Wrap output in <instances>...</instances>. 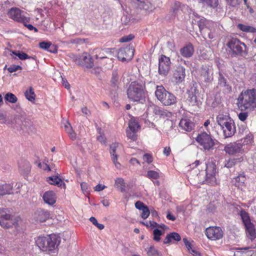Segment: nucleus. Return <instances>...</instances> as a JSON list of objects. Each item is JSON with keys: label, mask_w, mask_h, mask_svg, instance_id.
<instances>
[{"label": "nucleus", "mask_w": 256, "mask_h": 256, "mask_svg": "<svg viewBox=\"0 0 256 256\" xmlns=\"http://www.w3.org/2000/svg\"><path fill=\"white\" fill-rule=\"evenodd\" d=\"M146 92V82L140 79L131 82L126 91L128 98L134 102L144 100Z\"/></svg>", "instance_id": "f257e3e1"}, {"label": "nucleus", "mask_w": 256, "mask_h": 256, "mask_svg": "<svg viewBox=\"0 0 256 256\" xmlns=\"http://www.w3.org/2000/svg\"><path fill=\"white\" fill-rule=\"evenodd\" d=\"M238 106L242 111L254 110L256 108V89L242 90L238 96Z\"/></svg>", "instance_id": "f03ea898"}, {"label": "nucleus", "mask_w": 256, "mask_h": 256, "mask_svg": "<svg viewBox=\"0 0 256 256\" xmlns=\"http://www.w3.org/2000/svg\"><path fill=\"white\" fill-rule=\"evenodd\" d=\"M216 172L215 163L212 161H208L206 164L205 171H202V173H198L197 176L200 182H205L211 186H216L218 184L216 178Z\"/></svg>", "instance_id": "7ed1b4c3"}, {"label": "nucleus", "mask_w": 256, "mask_h": 256, "mask_svg": "<svg viewBox=\"0 0 256 256\" xmlns=\"http://www.w3.org/2000/svg\"><path fill=\"white\" fill-rule=\"evenodd\" d=\"M228 52L232 56H246L248 54V48L240 40L236 38L230 39L226 44Z\"/></svg>", "instance_id": "20e7f679"}, {"label": "nucleus", "mask_w": 256, "mask_h": 256, "mask_svg": "<svg viewBox=\"0 0 256 256\" xmlns=\"http://www.w3.org/2000/svg\"><path fill=\"white\" fill-rule=\"evenodd\" d=\"M216 119L226 138L231 137L234 135L236 132V126L234 121L228 115L220 114Z\"/></svg>", "instance_id": "39448f33"}, {"label": "nucleus", "mask_w": 256, "mask_h": 256, "mask_svg": "<svg viewBox=\"0 0 256 256\" xmlns=\"http://www.w3.org/2000/svg\"><path fill=\"white\" fill-rule=\"evenodd\" d=\"M36 246L44 252H50L54 250L59 244L58 238L55 234L46 236H40L36 240Z\"/></svg>", "instance_id": "423d86ee"}, {"label": "nucleus", "mask_w": 256, "mask_h": 256, "mask_svg": "<svg viewBox=\"0 0 256 256\" xmlns=\"http://www.w3.org/2000/svg\"><path fill=\"white\" fill-rule=\"evenodd\" d=\"M155 95L164 106H170L176 102V98L174 95L166 91L162 86H156Z\"/></svg>", "instance_id": "0eeeda50"}, {"label": "nucleus", "mask_w": 256, "mask_h": 256, "mask_svg": "<svg viewBox=\"0 0 256 256\" xmlns=\"http://www.w3.org/2000/svg\"><path fill=\"white\" fill-rule=\"evenodd\" d=\"M196 140L206 150H210L214 148V142L211 136L206 132L199 134L196 138Z\"/></svg>", "instance_id": "6e6552de"}, {"label": "nucleus", "mask_w": 256, "mask_h": 256, "mask_svg": "<svg viewBox=\"0 0 256 256\" xmlns=\"http://www.w3.org/2000/svg\"><path fill=\"white\" fill-rule=\"evenodd\" d=\"M205 234L208 240H218L223 238L224 232L220 226H211L206 229Z\"/></svg>", "instance_id": "1a4fd4ad"}, {"label": "nucleus", "mask_w": 256, "mask_h": 256, "mask_svg": "<svg viewBox=\"0 0 256 256\" xmlns=\"http://www.w3.org/2000/svg\"><path fill=\"white\" fill-rule=\"evenodd\" d=\"M197 78L202 82H208L212 79V70L207 64H202L198 70Z\"/></svg>", "instance_id": "9d476101"}, {"label": "nucleus", "mask_w": 256, "mask_h": 256, "mask_svg": "<svg viewBox=\"0 0 256 256\" xmlns=\"http://www.w3.org/2000/svg\"><path fill=\"white\" fill-rule=\"evenodd\" d=\"M74 61L76 64L86 68H92L94 66L92 57L87 52H83L81 56L74 59Z\"/></svg>", "instance_id": "9b49d317"}, {"label": "nucleus", "mask_w": 256, "mask_h": 256, "mask_svg": "<svg viewBox=\"0 0 256 256\" xmlns=\"http://www.w3.org/2000/svg\"><path fill=\"white\" fill-rule=\"evenodd\" d=\"M170 58L164 54H162L158 58V73L160 75L166 76L169 72L170 68Z\"/></svg>", "instance_id": "f8f14e48"}, {"label": "nucleus", "mask_w": 256, "mask_h": 256, "mask_svg": "<svg viewBox=\"0 0 256 256\" xmlns=\"http://www.w3.org/2000/svg\"><path fill=\"white\" fill-rule=\"evenodd\" d=\"M134 50L130 46L121 48L118 52V58L122 62L131 60L134 55Z\"/></svg>", "instance_id": "ddd939ff"}, {"label": "nucleus", "mask_w": 256, "mask_h": 256, "mask_svg": "<svg viewBox=\"0 0 256 256\" xmlns=\"http://www.w3.org/2000/svg\"><path fill=\"white\" fill-rule=\"evenodd\" d=\"M173 12L175 14L177 15H191L194 14L192 10L190 7L185 4H182L179 2H176L172 7Z\"/></svg>", "instance_id": "4468645a"}, {"label": "nucleus", "mask_w": 256, "mask_h": 256, "mask_svg": "<svg viewBox=\"0 0 256 256\" xmlns=\"http://www.w3.org/2000/svg\"><path fill=\"white\" fill-rule=\"evenodd\" d=\"M224 150L230 155L242 154L244 152L242 144L236 142H230L226 144L224 148Z\"/></svg>", "instance_id": "2eb2a0df"}, {"label": "nucleus", "mask_w": 256, "mask_h": 256, "mask_svg": "<svg viewBox=\"0 0 256 256\" xmlns=\"http://www.w3.org/2000/svg\"><path fill=\"white\" fill-rule=\"evenodd\" d=\"M94 57L96 60L98 62L101 60L108 58V56L112 54V49L110 48H96L93 50Z\"/></svg>", "instance_id": "dca6fc26"}, {"label": "nucleus", "mask_w": 256, "mask_h": 256, "mask_svg": "<svg viewBox=\"0 0 256 256\" xmlns=\"http://www.w3.org/2000/svg\"><path fill=\"white\" fill-rule=\"evenodd\" d=\"M16 224L14 216L7 212V210L4 212L2 218L0 220V225L4 228H9Z\"/></svg>", "instance_id": "f3484780"}, {"label": "nucleus", "mask_w": 256, "mask_h": 256, "mask_svg": "<svg viewBox=\"0 0 256 256\" xmlns=\"http://www.w3.org/2000/svg\"><path fill=\"white\" fill-rule=\"evenodd\" d=\"M186 76L185 68L182 66H178L174 70L173 74V78L176 83H180Z\"/></svg>", "instance_id": "a211bd4d"}, {"label": "nucleus", "mask_w": 256, "mask_h": 256, "mask_svg": "<svg viewBox=\"0 0 256 256\" xmlns=\"http://www.w3.org/2000/svg\"><path fill=\"white\" fill-rule=\"evenodd\" d=\"M200 92L196 88H192L188 92V100L192 106L198 105L200 102Z\"/></svg>", "instance_id": "6ab92c4d"}, {"label": "nucleus", "mask_w": 256, "mask_h": 256, "mask_svg": "<svg viewBox=\"0 0 256 256\" xmlns=\"http://www.w3.org/2000/svg\"><path fill=\"white\" fill-rule=\"evenodd\" d=\"M50 212L47 210H38L34 213V218L36 221L43 222L50 218Z\"/></svg>", "instance_id": "aec40b11"}, {"label": "nucleus", "mask_w": 256, "mask_h": 256, "mask_svg": "<svg viewBox=\"0 0 256 256\" xmlns=\"http://www.w3.org/2000/svg\"><path fill=\"white\" fill-rule=\"evenodd\" d=\"M132 4L136 8L146 10H152L154 6L148 0L141 1L140 0H133Z\"/></svg>", "instance_id": "412c9836"}, {"label": "nucleus", "mask_w": 256, "mask_h": 256, "mask_svg": "<svg viewBox=\"0 0 256 256\" xmlns=\"http://www.w3.org/2000/svg\"><path fill=\"white\" fill-rule=\"evenodd\" d=\"M179 126L186 132H191L194 129L195 124L190 119L182 118L179 122Z\"/></svg>", "instance_id": "4be33fe9"}, {"label": "nucleus", "mask_w": 256, "mask_h": 256, "mask_svg": "<svg viewBox=\"0 0 256 256\" xmlns=\"http://www.w3.org/2000/svg\"><path fill=\"white\" fill-rule=\"evenodd\" d=\"M119 144L118 143H113L110 146V154L112 156V159L116 167L118 169H121L122 166L120 163L118 162V155L116 154V150L118 147Z\"/></svg>", "instance_id": "5701e85b"}, {"label": "nucleus", "mask_w": 256, "mask_h": 256, "mask_svg": "<svg viewBox=\"0 0 256 256\" xmlns=\"http://www.w3.org/2000/svg\"><path fill=\"white\" fill-rule=\"evenodd\" d=\"M42 198L45 203L52 206L56 203V196L53 191L49 190L44 193Z\"/></svg>", "instance_id": "b1692460"}, {"label": "nucleus", "mask_w": 256, "mask_h": 256, "mask_svg": "<svg viewBox=\"0 0 256 256\" xmlns=\"http://www.w3.org/2000/svg\"><path fill=\"white\" fill-rule=\"evenodd\" d=\"M194 52V48L191 43L186 44L185 46L182 47L180 50V53L181 55L186 58L191 57Z\"/></svg>", "instance_id": "393cba45"}, {"label": "nucleus", "mask_w": 256, "mask_h": 256, "mask_svg": "<svg viewBox=\"0 0 256 256\" xmlns=\"http://www.w3.org/2000/svg\"><path fill=\"white\" fill-rule=\"evenodd\" d=\"M12 189L13 186L10 184L0 182V196L12 194Z\"/></svg>", "instance_id": "a878e982"}, {"label": "nucleus", "mask_w": 256, "mask_h": 256, "mask_svg": "<svg viewBox=\"0 0 256 256\" xmlns=\"http://www.w3.org/2000/svg\"><path fill=\"white\" fill-rule=\"evenodd\" d=\"M153 112L155 114L159 116L160 118H170L172 116V113L171 112H170L167 110H164L158 106H154Z\"/></svg>", "instance_id": "bb28decb"}, {"label": "nucleus", "mask_w": 256, "mask_h": 256, "mask_svg": "<svg viewBox=\"0 0 256 256\" xmlns=\"http://www.w3.org/2000/svg\"><path fill=\"white\" fill-rule=\"evenodd\" d=\"M246 234L248 237L252 240L256 237V232L254 226L252 222L244 224Z\"/></svg>", "instance_id": "cd10ccee"}, {"label": "nucleus", "mask_w": 256, "mask_h": 256, "mask_svg": "<svg viewBox=\"0 0 256 256\" xmlns=\"http://www.w3.org/2000/svg\"><path fill=\"white\" fill-rule=\"evenodd\" d=\"M234 185L238 188H242L244 186L246 178L244 174H240L238 176L234 178Z\"/></svg>", "instance_id": "c85d7f7f"}, {"label": "nucleus", "mask_w": 256, "mask_h": 256, "mask_svg": "<svg viewBox=\"0 0 256 256\" xmlns=\"http://www.w3.org/2000/svg\"><path fill=\"white\" fill-rule=\"evenodd\" d=\"M172 240L179 242L181 240V237L178 233L174 232L170 233L166 235L164 240V244H168L172 242Z\"/></svg>", "instance_id": "c756f323"}, {"label": "nucleus", "mask_w": 256, "mask_h": 256, "mask_svg": "<svg viewBox=\"0 0 256 256\" xmlns=\"http://www.w3.org/2000/svg\"><path fill=\"white\" fill-rule=\"evenodd\" d=\"M114 187L121 192L126 191V183L124 179L122 178H118L115 180Z\"/></svg>", "instance_id": "7c9ffc66"}, {"label": "nucleus", "mask_w": 256, "mask_h": 256, "mask_svg": "<svg viewBox=\"0 0 256 256\" xmlns=\"http://www.w3.org/2000/svg\"><path fill=\"white\" fill-rule=\"evenodd\" d=\"M213 24V22L212 20H207L204 17L201 18L198 22V24L199 27L200 32H202L204 30L205 28H210L208 26H207L206 24Z\"/></svg>", "instance_id": "2f4dec72"}, {"label": "nucleus", "mask_w": 256, "mask_h": 256, "mask_svg": "<svg viewBox=\"0 0 256 256\" xmlns=\"http://www.w3.org/2000/svg\"><path fill=\"white\" fill-rule=\"evenodd\" d=\"M46 180L50 184L57 185L58 186H61L62 184V180L58 176L48 177Z\"/></svg>", "instance_id": "473e14b6"}, {"label": "nucleus", "mask_w": 256, "mask_h": 256, "mask_svg": "<svg viewBox=\"0 0 256 256\" xmlns=\"http://www.w3.org/2000/svg\"><path fill=\"white\" fill-rule=\"evenodd\" d=\"M237 28L240 30L246 32L256 33V28L254 27L239 24L237 25Z\"/></svg>", "instance_id": "72a5a7b5"}, {"label": "nucleus", "mask_w": 256, "mask_h": 256, "mask_svg": "<svg viewBox=\"0 0 256 256\" xmlns=\"http://www.w3.org/2000/svg\"><path fill=\"white\" fill-rule=\"evenodd\" d=\"M110 84L114 87L118 86V85L119 84V76L117 70H114L112 72L110 80Z\"/></svg>", "instance_id": "f704fd0d"}, {"label": "nucleus", "mask_w": 256, "mask_h": 256, "mask_svg": "<svg viewBox=\"0 0 256 256\" xmlns=\"http://www.w3.org/2000/svg\"><path fill=\"white\" fill-rule=\"evenodd\" d=\"M4 100L12 104H14L18 101V98L14 94L8 92L5 95Z\"/></svg>", "instance_id": "c9c22d12"}, {"label": "nucleus", "mask_w": 256, "mask_h": 256, "mask_svg": "<svg viewBox=\"0 0 256 256\" xmlns=\"http://www.w3.org/2000/svg\"><path fill=\"white\" fill-rule=\"evenodd\" d=\"M242 143H241L242 144V146L244 145L251 144L254 142L253 134L251 133H249L244 138V139L242 140Z\"/></svg>", "instance_id": "e433bc0d"}, {"label": "nucleus", "mask_w": 256, "mask_h": 256, "mask_svg": "<svg viewBox=\"0 0 256 256\" xmlns=\"http://www.w3.org/2000/svg\"><path fill=\"white\" fill-rule=\"evenodd\" d=\"M25 96L30 101H33L35 100L36 94L32 87H30L28 90L25 92Z\"/></svg>", "instance_id": "4c0bfd02"}, {"label": "nucleus", "mask_w": 256, "mask_h": 256, "mask_svg": "<svg viewBox=\"0 0 256 256\" xmlns=\"http://www.w3.org/2000/svg\"><path fill=\"white\" fill-rule=\"evenodd\" d=\"M140 127L138 122L134 120L131 119L128 122V130L137 132Z\"/></svg>", "instance_id": "58836bf2"}, {"label": "nucleus", "mask_w": 256, "mask_h": 256, "mask_svg": "<svg viewBox=\"0 0 256 256\" xmlns=\"http://www.w3.org/2000/svg\"><path fill=\"white\" fill-rule=\"evenodd\" d=\"M240 215L244 222V225L251 222L250 216L248 212L244 210L240 212Z\"/></svg>", "instance_id": "ea45409f"}, {"label": "nucleus", "mask_w": 256, "mask_h": 256, "mask_svg": "<svg viewBox=\"0 0 256 256\" xmlns=\"http://www.w3.org/2000/svg\"><path fill=\"white\" fill-rule=\"evenodd\" d=\"M9 16H21L22 10L17 8H12L8 12Z\"/></svg>", "instance_id": "a19ab883"}, {"label": "nucleus", "mask_w": 256, "mask_h": 256, "mask_svg": "<svg viewBox=\"0 0 256 256\" xmlns=\"http://www.w3.org/2000/svg\"><path fill=\"white\" fill-rule=\"evenodd\" d=\"M14 21L22 23L24 26L30 22V17H11Z\"/></svg>", "instance_id": "79ce46f5"}, {"label": "nucleus", "mask_w": 256, "mask_h": 256, "mask_svg": "<svg viewBox=\"0 0 256 256\" xmlns=\"http://www.w3.org/2000/svg\"><path fill=\"white\" fill-rule=\"evenodd\" d=\"M146 176L150 180H157L160 178V174L154 170H148Z\"/></svg>", "instance_id": "37998d69"}, {"label": "nucleus", "mask_w": 256, "mask_h": 256, "mask_svg": "<svg viewBox=\"0 0 256 256\" xmlns=\"http://www.w3.org/2000/svg\"><path fill=\"white\" fill-rule=\"evenodd\" d=\"M126 136L128 138H130L132 141H136L138 139V136L136 131L132 130H126Z\"/></svg>", "instance_id": "c03bdc74"}, {"label": "nucleus", "mask_w": 256, "mask_h": 256, "mask_svg": "<svg viewBox=\"0 0 256 256\" xmlns=\"http://www.w3.org/2000/svg\"><path fill=\"white\" fill-rule=\"evenodd\" d=\"M164 232L158 228L154 229L153 231V240L156 242H159L160 240V236Z\"/></svg>", "instance_id": "a18cd8bd"}, {"label": "nucleus", "mask_w": 256, "mask_h": 256, "mask_svg": "<svg viewBox=\"0 0 256 256\" xmlns=\"http://www.w3.org/2000/svg\"><path fill=\"white\" fill-rule=\"evenodd\" d=\"M90 220L92 223L94 225L96 226L99 230H102L104 228V225L98 223L96 219L94 217L92 216L91 218H90Z\"/></svg>", "instance_id": "49530a36"}, {"label": "nucleus", "mask_w": 256, "mask_h": 256, "mask_svg": "<svg viewBox=\"0 0 256 256\" xmlns=\"http://www.w3.org/2000/svg\"><path fill=\"white\" fill-rule=\"evenodd\" d=\"M18 58L21 60H24L26 59L34 58L33 57L28 56L26 53L24 52H18V53L14 54Z\"/></svg>", "instance_id": "de8ad7c7"}, {"label": "nucleus", "mask_w": 256, "mask_h": 256, "mask_svg": "<svg viewBox=\"0 0 256 256\" xmlns=\"http://www.w3.org/2000/svg\"><path fill=\"white\" fill-rule=\"evenodd\" d=\"M147 254L148 256H158V250L153 246L149 248Z\"/></svg>", "instance_id": "09e8293b"}, {"label": "nucleus", "mask_w": 256, "mask_h": 256, "mask_svg": "<svg viewBox=\"0 0 256 256\" xmlns=\"http://www.w3.org/2000/svg\"><path fill=\"white\" fill-rule=\"evenodd\" d=\"M82 191L85 194H88L90 192V188L86 182H82L80 184Z\"/></svg>", "instance_id": "8fccbe9b"}, {"label": "nucleus", "mask_w": 256, "mask_h": 256, "mask_svg": "<svg viewBox=\"0 0 256 256\" xmlns=\"http://www.w3.org/2000/svg\"><path fill=\"white\" fill-rule=\"evenodd\" d=\"M142 210V213L141 214V216L143 219H146L148 218L150 214V210L148 208V207L146 206L145 208H144Z\"/></svg>", "instance_id": "3c124183"}, {"label": "nucleus", "mask_w": 256, "mask_h": 256, "mask_svg": "<svg viewBox=\"0 0 256 256\" xmlns=\"http://www.w3.org/2000/svg\"><path fill=\"white\" fill-rule=\"evenodd\" d=\"M134 36L133 34H130L128 36H125L120 38V42H128L134 38Z\"/></svg>", "instance_id": "603ef678"}, {"label": "nucleus", "mask_w": 256, "mask_h": 256, "mask_svg": "<svg viewBox=\"0 0 256 256\" xmlns=\"http://www.w3.org/2000/svg\"><path fill=\"white\" fill-rule=\"evenodd\" d=\"M22 69V68L20 66L12 65L8 68V70L10 73H12L18 70H21Z\"/></svg>", "instance_id": "864d4df0"}, {"label": "nucleus", "mask_w": 256, "mask_h": 256, "mask_svg": "<svg viewBox=\"0 0 256 256\" xmlns=\"http://www.w3.org/2000/svg\"><path fill=\"white\" fill-rule=\"evenodd\" d=\"M143 160L145 162L150 164L153 161V158L152 154H145L143 156Z\"/></svg>", "instance_id": "5fc2aeb1"}, {"label": "nucleus", "mask_w": 256, "mask_h": 256, "mask_svg": "<svg viewBox=\"0 0 256 256\" xmlns=\"http://www.w3.org/2000/svg\"><path fill=\"white\" fill-rule=\"evenodd\" d=\"M50 44H51L50 42H40L39 46L40 48L48 50V48H50Z\"/></svg>", "instance_id": "6e6d98bb"}, {"label": "nucleus", "mask_w": 256, "mask_h": 256, "mask_svg": "<svg viewBox=\"0 0 256 256\" xmlns=\"http://www.w3.org/2000/svg\"><path fill=\"white\" fill-rule=\"evenodd\" d=\"M202 2H206L210 6L216 7L218 5V0H200Z\"/></svg>", "instance_id": "4d7b16f0"}, {"label": "nucleus", "mask_w": 256, "mask_h": 256, "mask_svg": "<svg viewBox=\"0 0 256 256\" xmlns=\"http://www.w3.org/2000/svg\"><path fill=\"white\" fill-rule=\"evenodd\" d=\"M248 116L247 112H241L238 114V118L241 121L244 122L248 118Z\"/></svg>", "instance_id": "13d9d810"}, {"label": "nucleus", "mask_w": 256, "mask_h": 256, "mask_svg": "<svg viewBox=\"0 0 256 256\" xmlns=\"http://www.w3.org/2000/svg\"><path fill=\"white\" fill-rule=\"evenodd\" d=\"M227 2L232 6H236L240 3V0H226Z\"/></svg>", "instance_id": "bf43d9fd"}, {"label": "nucleus", "mask_w": 256, "mask_h": 256, "mask_svg": "<svg viewBox=\"0 0 256 256\" xmlns=\"http://www.w3.org/2000/svg\"><path fill=\"white\" fill-rule=\"evenodd\" d=\"M48 51L52 54H56L58 52V47L56 45L51 44Z\"/></svg>", "instance_id": "052dcab7"}, {"label": "nucleus", "mask_w": 256, "mask_h": 256, "mask_svg": "<svg viewBox=\"0 0 256 256\" xmlns=\"http://www.w3.org/2000/svg\"><path fill=\"white\" fill-rule=\"evenodd\" d=\"M183 242L184 243V244L188 251L194 248L192 247L191 242L188 241L186 238H184L183 239Z\"/></svg>", "instance_id": "680f3d73"}, {"label": "nucleus", "mask_w": 256, "mask_h": 256, "mask_svg": "<svg viewBox=\"0 0 256 256\" xmlns=\"http://www.w3.org/2000/svg\"><path fill=\"white\" fill-rule=\"evenodd\" d=\"M121 22L123 24H129L131 23L130 17H122Z\"/></svg>", "instance_id": "e2e57ef3"}, {"label": "nucleus", "mask_w": 256, "mask_h": 256, "mask_svg": "<svg viewBox=\"0 0 256 256\" xmlns=\"http://www.w3.org/2000/svg\"><path fill=\"white\" fill-rule=\"evenodd\" d=\"M135 206L136 208L140 210H142L146 206L144 205V204L142 202L140 201H138L135 203Z\"/></svg>", "instance_id": "0e129e2a"}, {"label": "nucleus", "mask_w": 256, "mask_h": 256, "mask_svg": "<svg viewBox=\"0 0 256 256\" xmlns=\"http://www.w3.org/2000/svg\"><path fill=\"white\" fill-rule=\"evenodd\" d=\"M38 167L42 168L44 170L50 171V166L46 163H40L38 165Z\"/></svg>", "instance_id": "69168bd1"}, {"label": "nucleus", "mask_w": 256, "mask_h": 256, "mask_svg": "<svg viewBox=\"0 0 256 256\" xmlns=\"http://www.w3.org/2000/svg\"><path fill=\"white\" fill-rule=\"evenodd\" d=\"M171 152V148L170 146L164 147L163 150V154L166 156L170 155Z\"/></svg>", "instance_id": "338daca9"}, {"label": "nucleus", "mask_w": 256, "mask_h": 256, "mask_svg": "<svg viewBox=\"0 0 256 256\" xmlns=\"http://www.w3.org/2000/svg\"><path fill=\"white\" fill-rule=\"evenodd\" d=\"M250 254H248L246 252L244 251H237L234 254V256H249Z\"/></svg>", "instance_id": "774afa93"}]
</instances>
